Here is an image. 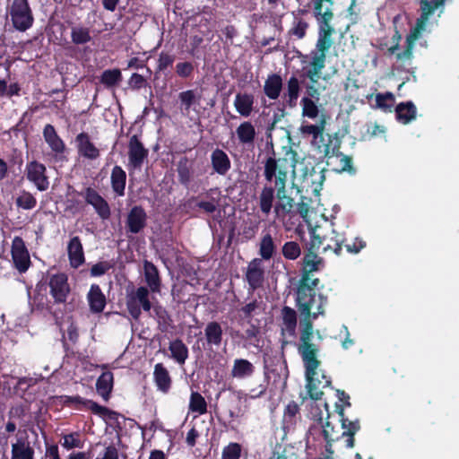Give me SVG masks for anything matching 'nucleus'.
I'll return each mask as SVG.
<instances>
[{"label": "nucleus", "instance_id": "obj_18", "mask_svg": "<svg viewBox=\"0 0 459 459\" xmlns=\"http://www.w3.org/2000/svg\"><path fill=\"white\" fill-rule=\"evenodd\" d=\"M42 134L46 143L48 145L56 158L64 155L66 150L65 143L59 136L53 125L47 124L43 128Z\"/></svg>", "mask_w": 459, "mask_h": 459}, {"label": "nucleus", "instance_id": "obj_57", "mask_svg": "<svg viewBox=\"0 0 459 459\" xmlns=\"http://www.w3.org/2000/svg\"><path fill=\"white\" fill-rule=\"evenodd\" d=\"M259 307H260V302L257 299H253L251 302L246 304L239 309V312L241 313V316L244 319L250 322L254 317V314H255V310L258 309Z\"/></svg>", "mask_w": 459, "mask_h": 459}, {"label": "nucleus", "instance_id": "obj_17", "mask_svg": "<svg viewBox=\"0 0 459 459\" xmlns=\"http://www.w3.org/2000/svg\"><path fill=\"white\" fill-rule=\"evenodd\" d=\"M147 213L141 205H134L131 208L126 218L127 231L133 234H138L147 225Z\"/></svg>", "mask_w": 459, "mask_h": 459}, {"label": "nucleus", "instance_id": "obj_60", "mask_svg": "<svg viewBox=\"0 0 459 459\" xmlns=\"http://www.w3.org/2000/svg\"><path fill=\"white\" fill-rule=\"evenodd\" d=\"M128 85L132 90L138 91L147 85V79L138 73H134L128 80Z\"/></svg>", "mask_w": 459, "mask_h": 459}, {"label": "nucleus", "instance_id": "obj_28", "mask_svg": "<svg viewBox=\"0 0 459 459\" xmlns=\"http://www.w3.org/2000/svg\"><path fill=\"white\" fill-rule=\"evenodd\" d=\"M178 180L184 187L188 188L194 177L192 162L186 156L179 159L177 164Z\"/></svg>", "mask_w": 459, "mask_h": 459}, {"label": "nucleus", "instance_id": "obj_48", "mask_svg": "<svg viewBox=\"0 0 459 459\" xmlns=\"http://www.w3.org/2000/svg\"><path fill=\"white\" fill-rule=\"evenodd\" d=\"M281 253L285 259L296 260L301 255V248L298 242L287 241L283 244L281 247Z\"/></svg>", "mask_w": 459, "mask_h": 459}, {"label": "nucleus", "instance_id": "obj_14", "mask_svg": "<svg viewBox=\"0 0 459 459\" xmlns=\"http://www.w3.org/2000/svg\"><path fill=\"white\" fill-rule=\"evenodd\" d=\"M245 278L248 283L249 295H252L255 290L263 287L264 281V271L262 267L261 259L255 258L248 264Z\"/></svg>", "mask_w": 459, "mask_h": 459}, {"label": "nucleus", "instance_id": "obj_6", "mask_svg": "<svg viewBox=\"0 0 459 459\" xmlns=\"http://www.w3.org/2000/svg\"><path fill=\"white\" fill-rule=\"evenodd\" d=\"M446 0H419L420 15L417 19L415 26L406 37V45L403 52L396 53L397 60L403 63L411 61L413 58V48L416 40L421 32L425 30L429 17L439 8L443 9Z\"/></svg>", "mask_w": 459, "mask_h": 459}, {"label": "nucleus", "instance_id": "obj_21", "mask_svg": "<svg viewBox=\"0 0 459 459\" xmlns=\"http://www.w3.org/2000/svg\"><path fill=\"white\" fill-rule=\"evenodd\" d=\"M333 236L328 238L326 236L321 238L319 236H314L312 240H316V247L319 248L320 246L323 247V251H333L335 255H340L342 249V244L344 242V238L342 235L332 231Z\"/></svg>", "mask_w": 459, "mask_h": 459}, {"label": "nucleus", "instance_id": "obj_26", "mask_svg": "<svg viewBox=\"0 0 459 459\" xmlns=\"http://www.w3.org/2000/svg\"><path fill=\"white\" fill-rule=\"evenodd\" d=\"M211 164L213 171L221 176H225L231 169V161L228 154L220 148L212 152Z\"/></svg>", "mask_w": 459, "mask_h": 459}, {"label": "nucleus", "instance_id": "obj_22", "mask_svg": "<svg viewBox=\"0 0 459 459\" xmlns=\"http://www.w3.org/2000/svg\"><path fill=\"white\" fill-rule=\"evenodd\" d=\"M275 197L276 186H274V179L272 182L265 180L259 195V208L264 214L268 215L271 212Z\"/></svg>", "mask_w": 459, "mask_h": 459}, {"label": "nucleus", "instance_id": "obj_42", "mask_svg": "<svg viewBox=\"0 0 459 459\" xmlns=\"http://www.w3.org/2000/svg\"><path fill=\"white\" fill-rule=\"evenodd\" d=\"M299 414V404L291 401L290 402L284 409L283 418H282V425L284 429H290L294 428L297 423V418Z\"/></svg>", "mask_w": 459, "mask_h": 459}, {"label": "nucleus", "instance_id": "obj_10", "mask_svg": "<svg viewBox=\"0 0 459 459\" xmlns=\"http://www.w3.org/2000/svg\"><path fill=\"white\" fill-rule=\"evenodd\" d=\"M8 14L13 26L19 31H26L33 25L34 17L28 0H13Z\"/></svg>", "mask_w": 459, "mask_h": 459}, {"label": "nucleus", "instance_id": "obj_25", "mask_svg": "<svg viewBox=\"0 0 459 459\" xmlns=\"http://www.w3.org/2000/svg\"><path fill=\"white\" fill-rule=\"evenodd\" d=\"M87 301L91 313L100 314L103 312L107 304V299L98 284L93 283L91 285L90 290L87 294Z\"/></svg>", "mask_w": 459, "mask_h": 459}, {"label": "nucleus", "instance_id": "obj_54", "mask_svg": "<svg viewBox=\"0 0 459 459\" xmlns=\"http://www.w3.org/2000/svg\"><path fill=\"white\" fill-rule=\"evenodd\" d=\"M241 445L236 442H230L224 446L221 453V459H239L241 456Z\"/></svg>", "mask_w": 459, "mask_h": 459}, {"label": "nucleus", "instance_id": "obj_46", "mask_svg": "<svg viewBox=\"0 0 459 459\" xmlns=\"http://www.w3.org/2000/svg\"><path fill=\"white\" fill-rule=\"evenodd\" d=\"M189 411L199 415H203L207 412V403L200 393L195 391L191 393Z\"/></svg>", "mask_w": 459, "mask_h": 459}, {"label": "nucleus", "instance_id": "obj_41", "mask_svg": "<svg viewBox=\"0 0 459 459\" xmlns=\"http://www.w3.org/2000/svg\"><path fill=\"white\" fill-rule=\"evenodd\" d=\"M169 350L171 352V357L173 359H175L180 365L185 364L188 358V348L181 339L178 338L170 342Z\"/></svg>", "mask_w": 459, "mask_h": 459}, {"label": "nucleus", "instance_id": "obj_19", "mask_svg": "<svg viewBox=\"0 0 459 459\" xmlns=\"http://www.w3.org/2000/svg\"><path fill=\"white\" fill-rule=\"evenodd\" d=\"M75 143L78 153L88 160H96L100 157V150L91 141L88 133L82 132L75 137Z\"/></svg>", "mask_w": 459, "mask_h": 459}, {"label": "nucleus", "instance_id": "obj_32", "mask_svg": "<svg viewBox=\"0 0 459 459\" xmlns=\"http://www.w3.org/2000/svg\"><path fill=\"white\" fill-rule=\"evenodd\" d=\"M255 98L250 93H237L234 100V107L237 112L244 117H248L254 108Z\"/></svg>", "mask_w": 459, "mask_h": 459}, {"label": "nucleus", "instance_id": "obj_43", "mask_svg": "<svg viewBox=\"0 0 459 459\" xmlns=\"http://www.w3.org/2000/svg\"><path fill=\"white\" fill-rule=\"evenodd\" d=\"M122 80V73L118 68L104 70L100 77V82L107 89L117 86Z\"/></svg>", "mask_w": 459, "mask_h": 459}, {"label": "nucleus", "instance_id": "obj_35", "mask_svg": "<svg viewBox=\"0 0 459 459\" xmlns=\"http://www.w3.org/2000/svg\"><path fill=\"white\" fill-rule=\"evenodd\" d=\"M114 377L111 371H104L96 381L97 393L104 401H108L113 389Z\"/></svg>", "mask_w": 459, "mask_h": 459}, {"label": "nucleus", "instance_id": "obj_20", "mask_svg": "<svg viewBox=\"0 0 459 459\" xmlns=\"http://www.w3.org/2000/svg\"><path fill=\"white\" fill-rule=\"evenodd\" d=\"M281 335L282 337H296L297 312L294 308L284 306L281 310Z\"/></svg>", "mask_w": 459, "mask_h": 459}, {"label": "nucleus", "instance_id": "obj_58", "mask_svg": "<svg viewBox=\"0 0 459 459\" xmlns=\"http://www.w3.org/2000/svg\"><path fill=\"white\" fill-rule=\"evenodd\" d=\"M323 418L319 417L318 422L316 424H312L307 433V443L310 442V439H313L314 441L319 439L321 437H323Z\"/></svg>", "mask_w": 459, "mask_h": 459}, {"label": "nucleus", "instance_id": "obj_47", "mask_svg": "<svg viewBox=\"0 0 459 459\" xmlns=\"http://www.w3.org/2000/svg\"><path fill=\"white\" fill-rule=\"evenodd\" d=\"M153 312L158 323V328L161 332H167L172 323V319L165 307L160 305H156L153 307Z\"/></svg>", "mask_w": 459, "mask_h": 459}, {"label": "nucleus", "instance_id": "obj_40", "mask_svg": "<svg viewBox=\"0 0 459 459\" xmlns=\"http://www.w3.org/2000/svg\"><path fill=\"white\" fill-rule=\"evenodd\" d=\"M238 139L244 145H253L255 139V128L249 121L242 122L236 130Z\"/></svg>", "mask_w": 459, "mask_h": 459}, {"label": "nucleus", "instance_id": "obj_24", "mask_svg": "<svg viewBox=\"0 0 459 459\" xmlns=\"http://www.w3.org/2000/svg\"><path fill=\"white\" fill-rule=\"evenodd\" d=\"M153 381L157 390L168 394L172 386V377L162 363H157L153 369Z\"/></svg>", "mask_w": 459, "mask_h": 459}, {"label": "nucleus", "instance_id": "obj_39", "mask_svg": "<svg viewBox=\"0 0 459 459\" xmlns=\"http://www.w3.org/2000/svg\"><path fill=\"white\" fill-rule=\"evenodd\" d=\"M12 459H34V449L29 441L17 439L12 446Z\"/></svg>", "mask_w": 459, "mask_h": 459}, {"label": "nucleus", "instance_id": "obj_27", "mask_svg": "<svg viewBox=\"0 0 459 459\" xmlns=\"http://www.w3.org/2000/svg\"><path fill=\"white\" fill-rule=\"evenodd\" d=\"M67 253L70 264L73 268H78L84 261L83 247L78 236L73 237L67 246Z\"/></svg>", "mask_w": 459, "mask_h": 459}, {"label": "nucleus", "instance_id": "obj_61", "mask_svg": "<svg viewBox=\"0 0 459 459\" xmlns=\"http://www.w3.org/2000/svg\"><path fill=\"white\" fill-rule=\"evenodd\" d=\"M386 129L384 126L377 123H369L367 125L365 134L369 138L385 136Z\"/></svg>", "mask_w": 459, "mask_h": 459}, {"label": "nucleus", "instance_id": "obj_34", "mask_svg": "<svg viewBox=\"0 0 459 459\" xmlns=\"http://www.w3.org/2000/svg\"><path fill=\"white\" fill-rule=\"evenodd\" d=\"M255 366L246 359H236L231 368V376L234 378L245 379L253 376Z\"/></svg>", "mask_w": 459, "mask_h": 459}, {"label": "nucleus", "instance_id": "obj_4", "mask_svg": "<svg viewBox=\"0 0 459 459\" xmlns=\"http://www.w3.org/2000/svg\"><path fill=\"white\" fill-rule=\"evenodd\" d=\"M314 324L312 323V335L308 341V342L312 346H314L315 349L314 354L312 355V359L309 358V356H305V353L301 349V330H299V342L297 346V349L304 364L308 395L312 400L318 401L322 399V396L324 394L323 389L330 386L332 381L331 377L326 376L324 372H321L319 374V372L317 371L318 368L321 365V361L317 358L320 348L319 345L312 342L314 338Z\"/></svg>", "mask_w": 459, "mask_h": 459}, {"label": "nucleus", "instance_id": "obj_44", "mask_svg": "<svg viewBox=\"0 0 459 459\" xmlns=\"http://www.w3.org/2000/svg\"><path fill=\"white\" fill-rule=\"evenodd\" d=\"M320 96L311 97L309 95H305L301 100L300 105L302 106V116L309 118H316L318 116L319 109L316 105V101H318Z\"/></svg>", "mask_w": 459, "mask_h": 459}, {"label": "nucleus", "instance_id": "obj_15", "mask_svg": "<svg viewBox=\"0 0 459 459\" xmlns=\"http://www.w3.org/2000/svg\"><path fill=\"white\" fill-rule=\"evenodd\" d=\"M85 202L91 205L96 213L102 219L110 217L111 212L108 203L92 187L88 186L84 190Z\"/></svg>", "mask_w": 459, "mask_h": 459}, {"label": "nucleus", "instance_id": "obj_8", "mask_svg": "<svg viewBox=\"0 0 459 459\" xmlns=\"http://www.w3.org/2000/svg\"><path fill=\"white\" fill-rule=\"evenodd\" d=\"M57 401L65 407H69L74 410H82V408L90 410L93 414L98 415L103 419H108L113 421L119 429H122L121 421L119 419L121 418L125 422L126 419L117 411H112L108 407L100 405L98 403L84 399L80 395L69 396V395H60L56 397Z\"/></svg>", "mask_w": 459, "mask_h": 459}, {"label": "nucleus", "instance_id": "obj_11", "mask_svg": "<svg viewBox=\"0 0 459 459\" xmlns=\"http://www.w3.org/2000/svg\"><path fill=\"white\" fill-rule=\"evenodd\" d=\"M323 152L326 165L332 167L333 170L339 173L355 174L356 169L352 166V158L341 152L339 146L332 148L330 143H327L325 145Z\"/></svg>", "mask_w": 459, "mask_h": 459}, {"label": "nucleus", "instance_id": "obj_50", "mask_svg": "<svg viewBox=\"0 0 459 459\" xmlns=\"http://www.w3.org/2000/svg\"><path fill=\"white\" fill-rule=\"evenodd\" d=\"M16 205L24 210H31L37 205V200L32 194L23 190L16 198Z\"/></svg>", "mask_w": 459, "mask_h": 459}, {"label": "nucleus", "instance_id": "obj_37", "mask_svg": "<svg viewBox=\"0 0 459 459\" xmlns=\"http://www.w3.org/2000/svg\"><path fill=\"white\" fill-rule=\"evenodd\" d=\"M110 182L114 193L117 196H124L126 184V173L120 166L116 165L112 169Z\"/></svg>", "mask_w": 459, "mask_h": 459}, {"label": "nucleus", "instance_id": "obj_13", "mask_svg": "<svg viewBox=\"0 0 459 459\" xmlns=\"http://www.w3.org/2000/svg\"><path fill=\"white\" fill-rule=\"evenodd\" d=\"M25 174L39 191L43 192L49 187V179L47 176V168L38 160H31L26 164Z\"/></svg>", "mask_w": 459, "mask_h": 459}, {"label": "nucleus", "instance_id": "obj_53", "mask_svg": "<svg viewBox=\"0 0 459 459\" xmlns=\"http://www.w3.org/2000/svg\"><path fill=\"white\" fill-rule=\"evenodd\" d=\"M132 299H135L136 302L142 306L144 311L151 310L152 303L149 299V290L146 287H139L136 290L135 296Z\"/></svg>", "mask_w": 459, "mask_h": 459}, {"label": "nucleus", "instance_id": "obj_3", "mask_svg": "<svg viewBox=\"0 0 459 459\" xmlns=\"http://www.w3.org/2000/svg\"><path fill=\"white\" fill-rule=\"evenodd\" d=\"M280 160L276 159L273 146H271V155H268L264 164L263 176L264 180L272 182L274 179L276 186V198L279 202L274 205V212L278 216H286L292 212L294 207V199L287 195L288 172L279 165Z\"/></svg>", "mask_w": 459, "mask_h": 459}, {"label": "nucleus", "instance_id": "obj_64", "mask_svg": "<svg viewBox=\"0 0 459 459\" xmlns=\"http://www.w3.org/2000/svg\"><path fill=\"white\" fill-rule=\"evenodd\" d=\"M126 306H127V310H128L130 316L135 320L139 319V317L142 314V311H141L140 305L136 302L135 299L131 298L127 301Z\"/></svg>", "mask_w": 459, "mask_h": 459}, {"label": "nucleus", "instance_id": "obj_49", "mask_svg": "<svg viewBox=\"0 0 459 459\" xmlns=\"http://www.w3.org/2000/svg\"><path fill=\"white\" fill-rule=\"evenodd\" d=\"M178 100L180 102V108L182 111H185L186 113L189 112L190 108L193 105L196 103V96L193 90H186L184 91H181L178 94Z\"/></svg>", "mask_w": 459, "mask_h": 459}, {"label": "nucleus", "instance_id": "obj_12", "mask_svg": "<svg viewBox=\"0 0 459 459\" xmlns=\"http://www.w3.org/2000/svg\"><path fill=\"white\" fill-rule=\"evenodd\" d=\"M11 255L14 268L20 273H26L30 264L28 248L22 237L15 236L12 242Z\"/></svg>", "mask_w": 459, "mask_h": 459}, {"label": "nucleus", "instance_id": "obj_7", "mask_svg": "<svg viewBox=\"0 0 459 459\" xmlns=\"http://www.w3.org/2000/svg\"><path fill=\"white\" fill-rule=\"evenodd\" d=\"M339 0H311L313 13L319 23L318 38L316 48L328 52L333 44L332 39L334 29L331 25L333 18V10Z\"/></svg>", "mask_w": 459, "mask_h": 459}, {"label": "nucleus", "instance_id": "obj_30", "mask_svg": "<svg viewBox=\"0 0 459 459\" xmlns=\"http://www.w3.org/2000/svg\"><path fill=\"white\" fill-rule=\"evenodd\" d=\"M206 344L209 348L220 347L222 342L223 331L220 323L209 322L204 328Z\"/></svg>", "mask_w": 459, "mask_h": 459}, {"label": "nucleus", "instance_id": "obj_51", "mask_svg": "<svg viewBox=\"0 0 459 459\" xmlns=\"http://www.w3.org/2000/svg\"><path fill=\"white\" fill-rule=\"evenodd\" d=\"M394 102L393 93H377L376 95V106L385 111H391Z\"/></svg>", "mask_w": 459, "mask_h": 459}, {"label": "nucleus", "instance_id": "obj_59", "mask_svg": "<svg viewBox=\"0 0 459 459\" xmlns=\"http://www.w3.org/2000/svg\"><path fill=\"white\" fill-rule=\"evenodd\" d=\"M63 446L66 449L80 448L82 446V443L79 438L77 432L70 433L64 436Z\"/></svg>", "mask_w": 459, "mask_h": 459}, {"label": "nucleus", "instance_id": "obj_62", "mask_svg": "<svg viewBox=\"0 0 459 459\" xmlns=\"http://www.w3.org/2000/svg\"><path fill=\"white\" fill-rule=\"evenodd\" d=\"M112 268V264L108 261L99 262L91 268V275L92 277H100L104 275Z\"/></svg>", "mask_w": 459, "mask_h": 459}, {"label": "nucleus", "instance_id": "obj_9", "mask_svg": "<svg viewBox=\"0 0 459 459\" xmlns=\"http://www.w3.org/2000/svg\"><path fill=\"white\" fill-rule=\"evenodd\" d=\"M48 288L55 304H65L71 292L68 276L65 273H48L45 281L36 284V295H41L43 299V293H46Z\"/></svg>", "mask_w": 459, "mask_h": 459}, {"label": "nucleus", "instance_id": "obj_63", "mask_svg": "<svg viewBox=\"0 0 459 459\" xmlns=\"http://www.w3.org/2000/svg\"><path fill=\"white\" fill-rule=\"evenodd\" d=\"M324 126L322 125H306L302 126L301 131L304 134H312L314 139H317L323 135Z\"/></svg>", "mask_w": 459, "mask_h": 459}, {"label": "nucleus", "instance_id": "obj_45", "mask_svg": "<svg viewBox=\"0 0 459 459\" xmlns=\"http://www.w3.org/2000/svg\"><path fill=\"white\" fill-rule=\"evenodd\" d=\"M71 39L74 45H84L91 40L90 29L84 26H74L71 30Z\"/></svg>", "mask_w": 459, "mask_h": 459}, {"label": "nucleus", "instance_id": "obj_38", "mask_svg": "<svg viewBox=\"0 0 459 459\" xmlns=\"http://www.w3.org/2000/svg\"><path fill=\"white\" fill-rule=\"evenodd\" d=\"M308 27L309 24L307 22H306L303 18L298 15H294L291 27L287 31L286 36L289 40L302 39L306 37Z\"/></svg>", "mask_w": 459, "mask_h": 459}, {"label": "nucleus", "instance_id": "obj_52", "mask_svg": "<svg viewBox=\"0 0 459 459\" xmlns=\"http://www.w3.org/2000/svg\"><path fill=\"white\" fill-rule=\"evenodd\" d=\"M176 56L172 53L161 51L159 54L157 59V72H164L169 67H171L173 63L175 62Z\"/></svg>", "mask_w": 459, "mask_h": 459}, {"label": "nucleus", "instance_id": "obj_36", "mask_svg": "<svg viewBox=\"0 0 459 459\" xmlns=\"http://www.w3.org/2000/svg\"><path fill=\"white\" fill-rule=\"evenodd\" d=\"M282 90V78L279 74H271L264 82V92L270 100H277Z\"/></svg>", "mask_w": 459, "mask_h": 459}, {"label": "nucleus", "instance_id": "obj_33", "mask_svg": "<svg viewBox=\"0 0 459 459\" xmlns=\"http://www.w3.org/2000/svg\"><path fill=\"white\" fill-rule=\"evenodd\" d=\"M417 108L412 101L401 102L395 107L396 119L407 125L416 118Z\"/></svg>", "mask_w": 459, "mask_h": 459}, {"label": "nucleus", "instance_id": "obj_1", "mask_svg": "<svg viewBox=\"0 0 459 459\" xmlns=\"http://www.w3.org/2000/svg\"><path fill=\"white\" fill-rule=\"evenodd\" d=\"M316 242L311 240L309 247L305 250L301 261V275L297 288L296 306L301 315L299 330H301V349L305 356L311 358L314 354V346L308 341L312 335V322L320 315H324V306L326 298L316 294V289L319 284L318 278H312L314 272L324 267V260L316 252Z\"/></svg>", "mask_w": 459, "mask_h": 459}, {"label": "nucleus", "instance_id": "obj_55", "mask_svg": "<svg viewBox=\"0 0 459 459\" xmlns=\"http://www.w3.org/2000/svg\"><path fill=\"white\" fill-rule=\"evenodd\" d=\"M175 72L180 78H191L195 72V65L190 61L178 62L175 66Z\"/></svg>", "mask_w": 459, "mask_h": 459}, {"label": "nucleus", "instance_id": "obj_2", "mask_svg": "<svg viewBox=\"0 0 459 459\" xmlns=\"http://www.w3.org/2000/svg\"><path fill=\"white\" fill-rule=\"evenodd\" d=\"M326 54V51L315 48L309 54L308 66L297 71L287 79L282 95L286 107L293 108L297 106L302 87L305 89V94L316 98L320 96L317 85L322 78V71L325 67Z\"/></svg>", "mask_w": 459, "mask_h": 459}, {"label": "nucleus", "instance_id": "obj_29", "mask_svg": "<svg viewBox=\"0 0 459 459\" xmlns=\"http://www.w3.org/2000/svg\"><path fill=\"white\" fill-rule=\"evenodd\" d=\"M276 252L277 246L272 234L269 231L264 232L258 244V254L261 256L260 259L268 261L274 256Z\"/></svg>", "mask_w": 459, "mask_h": 459}, {"label": "nucleus", "instance_id": "obj_5", "mask_svg": "<svg viewBox=\"0 0 459 459\" xmlns=\"http://www.w3.org/2000/svg\"><path fill=\"white\" fill-rule=\"evenodd\" d=\"M335 411L339 415L341 429L335 427L326 420L323 427V439L325 441V451L327 454L333 455V445L337 442H343V447L352 448L354 446V436L360 429L359 420H349L343 414V406L335 405Z\"/></svg>", "mask_w": 459, "mask_h": 459}, {"label": "nucleus", "instance_id": "obj_56", "mask_svg": "<svg viewBox=\"0 0 459 459\" xmlns=\"http://www.w3.org/2000/svg\"><path fill=\"white\" fill-rule=\"evenodd\" d=\"M259 229V221H248L242 227L240 235L245 241L253 239Z\"/></svg>", "mask_w": 459, "mask_h": 459}, {"label": "nucleus", "instance_id": "obj_16", "mask_svg": "<svg viewBox=\"0 0 459 459\" xmlns=\"http://www.w3.org/2000/svg\"><path fill=\"white\" fill-rule=\"evenodd\" d=\"M148 154V149L143 146L139 137L136 134L132 135L128 143L129 163L134 169H140L147 159Z\"/></svg>", "mask_w": 459, "mask_h": 459}, {"label": "nucleus", "instance_id": "obj_31", "mask_svg": "<svg viewBox=\"0 0 459 459\" xmlns=\"http://www.w3.org/2000/svg\"><path fill=\"white\" fill-rule=\"evenodd\" d=\"M143 273L145 282L152 292H159L160 290V277L158 268L153 263L145 260L143 263Z\"/></svg>", "mask_w": 459, "mask_h": 459}, {"label": "nucleus", "instance_id": "obj_23", "mask_svg": "<svg viewBox=\"0 0 459 459\" xmlns=\"http://www.w3.org/2000/svg\"><path fill=\"white\" fill-rule=\"evenodd\" d=\"M264 380L268 383L273 377L272 385L277 388H284L287 381V367L282 363L275 364L273 368H269L265 364L264 367Z\"/></svg>", "mask_w": 459, "mask_h": 459}]
</instances>
